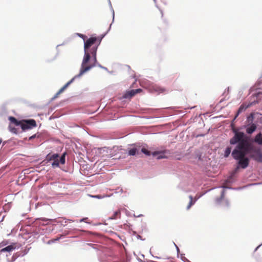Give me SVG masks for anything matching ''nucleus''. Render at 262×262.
<instances>
[{"label":"nucleus","mask_w":262,"mask_h":262,"mask_svg":"<svg viewBox=\"0 0 262 262\" xmlns=\"http://www.w3.org/2000/svg\"><path fill=\"white\" fill-rule=\"evenodd\" d=\"M101 40V39L96 37H92L84 42V56L79 74L74 77L62 87L56 94L54 98H57L59 95L62 93L73 82L76 77H80L95 66V63L97 62V50Z\"/></svg>","instance_id":"1"},{"label":"nucleus","mask_w":262,"mask_h":262,"mask_svg":"<svg viewBox=\"0 0 262 262\" xmlns=\"http://www.w3.org/2000/svg\"><path fill=\"white\" fill-rule=\"evenodd\" d=\"M234 136L230 139V143L232 145L237 144L233 150L232 156L234 159L238 161L239 167L245 169L249 164V160L245 156L252 149V146L247 137L243 132L233 129Z\"/></svg>","instance_id":"2"},{"label":"nucleus","mask_w":262,"mask_h":262,"mask_svg":"<svg viewBox=\"0 0 262 262\" xmlns=\"http://www.w3.org/2000/svg\"><path fill=\"white\" fill-rule=\"evenodd\" d=\"M36 126V123L34 119L23 120L21 128L23 130L32 129Z\"/></svg>","instance_id":"3"},{"label":"nucleus","mask_w":262,"mask_h":262,"mask_svg":"<svg viewBox=\"0 0 262 262\" xmlns=\"http://www.w3.org/2000/svg\"><path fill=\"white\" fill-rule=\"evenodd\" d=\"M252 157L256 161L262 163V152L260 150H255Z\"/></svg>","instance_id":"4"},{"label":"nucleus","mask_w":262,"mask_h":262,"mask_svg":"<svg viewBox=\"0 0 262 262\" xmlns=\"http://www.w3.org/2000/svg\"><path fill=\"white\" fill-rule=\"evenodd\" d=\"M151 91L152 92H156L158 94L164 93L166 91L165 88L157 85L152 86Z\"/></svg>","instance_id":"5"},{"label":"nucleus","mask_w":262,"mask_h":262,"mask_svg":"<svg viewBox=\"0 0 262 262\" xmlns=\"http://www.w3.org/2000/svg\"><path fill=\"white\" fill-rule=\"evenodd\" d=\"M16 248V244L13 243L11 245L4 248L1 250V252H11Z\"/></svg>","instance_id":"6"},{"label":"nucleus","mask_w":262,"mask_h":262,"mask_svg":"<svg viewBox=\"0 0 262 262\" xmlns=\"http://www.w3.org/2000/svg\"><path fill=\"white\" fill-rule=\"evenodd\" d=\"M59 155L57 154H49L47 156L46 158L48 161H53L54 160H56L57 158H59Z\"/></svg>","instance_id":"7"},{"label":"nucleus","mask_w":262,"mask_h":262,"mask_svg":"<svg viewBox=\"0 0 262 262\" xmlns=\"http://www.w3.org/2000/svg\"><path fill=\"white\" fill-rule=\"evenodd\" d=\"M11 123L14 124L16 126L20 125L21 126V124L22 122V120L18 121L15 117H10L9 118Z\"/></svg>","instance_id":"8"},{"label":"nucleus","mask_w":262,"mask_h":262,"mask_svg":"<svg viewBox=\"0 0 262 262\" xmlns=\"http://www.w3.org/2000/svg\"><path fill=\"white\" fill-rule=\"evenodd\" d=\"M254 141L259 145H262V134H258L255 137Z\"/></svg>","instance_id":"9"},{"label":"nucleus","mask_w":262,"mask_h":262,"mask_svg":"<svg viewBox=\"0 0 262 262\" xmlns=\"http://www.w3.org/2000/svg\"><path fill=\"white\" fill-rule=\"evenodd\" d=\"M256 129V126L254 124H252L250 127L246 129V132L249 134L253 133Z\"/></svg>","instance_id":"10"},{"label":"nucleus","mask_w":262,"mask_h":262,"mask_svg":"<svg viewBox=\"0 0 262 262\" xmlns=\"http://www.w3.org/2000/svg\"><path fill=\"white\" fill-rule=\"evenodd\" d=\"M152 155L154 157L158 156V157H157L158 159H163V158H166V156L164 155V154L161 152L155 151L152 153Z\"/></svg>","instance_id":"11"},{"label":"nucleus","mask_w":262,"mask_h":262,"mask_svg":"<svg viewBox=\"0 0 262 262\" xmlns=\"http://www.w3.org/2000/svg\"><path fill=\"white\" fill-rule=\"evenodd\" d=\"M120 216H121V211H120V210H118L117 211H116L113 215L110 217V219L111 220H115V219H117L118 218H120Z\"/></svg>","instance_id":"12"},{"label":"nucleus","mask_w":262,"mask_h":262,"mask_svg":"<svg viewBox=\"0 0 262 262\" xmlns=\"http://www.w3.org/2000/svg\"><path fill=\"white\" fill-rule=\"evenodd\" d=\"M136 92H135V90H132L126 92L125 94V97L127 98L128 97H132L136 94Z\"/></svg>","instance_id":"13"},{"label":"nucleus","mask_w":262,"mask_h":262,"mask_svg":"<svg viewBox=\"0 0 262 262\" xmlns=\"http://www.w3.org/2000/svg\"><path fill=\"white\" fill-rule=\"evenodd\" d=\"M248 105L245 106L244 104L241 105L238 110L236 117H237L243 111H245L247 108H248Z\"/></svg>","instance_id":"14"},{"label":"nucleus","mask_w":262,"mask_h":262,"mask_svg":"<svg viewBox=\"0 0 262 262\" xmlns=\"http://www.w3.org/2000/svg\"><path fill=\"white\" fill-rule=\"evenodd\" d=\"M231 147H227L226 148L224 152V156L225 157H228L229 156L230 154L231 153Z\"/></svg>","instance_id":"15"},{"label":"nucleus","mask_w":262,"mask_h":262,"mask_svg":"<svg viewBox=\"0 0 262 262\" xmlns=\"http://www.w3.org/2000/svg\"><path fill=\"white\" fill-rule=\"evenodd\" d=\"M53 167H57L59 165V158H57L56 160H53V162L51 164Z\"/></svg>","instance_id":"16"},{"label":"nucleus","mask_w":262,"mask_h":262,"mask_svg":"<svg viewBox=\"0 0 262 262\" xmlns=\"http://www.w3.org/2000/svg\"><path fill=\"white\" fill-rule=\"evenodd\" d=\"M137 149L135 148H132L128 151V155L130 156H134L136 154Z\"/></svg>","instance_id":"17"},{"label":"nucleus","mask_w":262,"mask_h":262,"mask_svg":"<svg viewBox=\"0 0 262 262\" xmlns=\"http://www.w3.org/2000/svg\"><path fill=\"white\" fill-rule=\"evenodd\" d=\"M66 153L64 152L63 154V155L61 156V157L59 159V163H60L62 164H64L65 163L66 160H65V156Z\"/></svg>","instance_id":"18"},{"label":"nucleus","mask_w":262,"mask_h":262,"mask_svg":"<svg viewBox=\"0 0 262 262\" xmlns=\"http://www.w3.org/2000/svg\"><path fill=\"white\" fill-rule=\"evenodd\" d=\"M141 151L146 155L149 156L150 155V152L145 148H142L141 149Z\"/></svg>","instance_id":"19"},{"label":"nucleus","mask_w":262,"mask_h":262,"mask_svg":"<svg viewBox=\"0 0 262 262\" xmlns=\"http://www.w3.org/2000/svg\"><path fill=\"white\" fill-rule=\"evenodd\" d=\"M10 131L12 132V133H13L15 134H17V129L15 127H11V126H10Z\"/></svg>","instance_id":"20"},{"label":"nucleus","mask_w":262,"mask_h":262,"mask_svg":"<svg viewBox=\"0 0 262 262\" xmlns=\"http://www.w3.org/2000/svg\"><path fill=\"white\" fill-rule=\"evenodd\" d=\"M189 199H190V202H189V203L190 205H191V206H192L195 203V201H193V197L191 195L189 196Z\"/></svg>","instance_id":"21"},{"label":"nucleus","mask_w":262,"mask_h":262,"mask_svg":"<svg viewBox=\"0 0 262 262\" xmlns=\"http://www.w3.org/2000/svg\"><path fill=\"white\" fill-rule=\"evenodd\" d=\"M157 15L159 16L160 17L162 18L163 17V13L161 11H159L157 12Z\"/></svg>","instance_id":"22"},{"label":"nucleus","mask_w":262,"mask_h":262,"mask_svg":"<svg viewBox=\"0 0 262 262\" xmlns=\"http://www.w3.org/2000/svg\"><path fill=\"white\" fill-rule=\"evenodd\" d=\"M7 242H2L1 244H0V247H2L4 246H5L6 245H7Z\"/></svg>","instance_id":"23"},{"label":"nucleus","mask_w":262,"mask_h":262,"mask_svg":"<svg viewBox=\"0 0 262 262\" xmlns=\"http://www.w3.org/2000/svg\"><path fill=\"white\" fill-rule=\"evenodd\" d=\"M36 134L32 135V136L29 137V140H31L33 139H34L36 137Z\"/></svg>","instance_id":"24"},{"label":"nucleus","mask_w":262,"mask_h":262,"mask_svg":"<svg viewBox=\"0 0 262 262\" xmlns=\"http://www.w3.org/2000/svg\"><path fill=\"white\" fill-rule=\"evenodd\" d=\"M135 92H136V94L137 93H139L140 92H141L142 91V90L141 89H136V90H135Z\"/></svg>","instance_id":"25"},{"label":"nucleus","mask_w":262,"mask_h":262,"mask_svg":"<svg viewBox=\"0 0 262 262\" xmlns=\"http://www.w3.org/2000/svg\"><path fill=\"white\" fill-rule=\"evenodd\" d=\"M94 198H98V199H101L102 198L101 196L100 195H97L95 196H94Z\"/></svg>","instance_id":"26"},{"label":"nucleus","mask_w":262,"mask_h":262,"mask_svg":"<svg viewBox=\"0 0 262 262\" xmlns=\"http://www.w3.org/2000/svg\"><path fill=\"white\" fill-rule=\"evenodd\" d=\"M79 36L81 37V38H82L83 39H84L85 38V36L83 34H79Z\"/></svg>","instance_id":"27"},{"label":"nucleus","mask_w":262,"mask_h":262,"mask_svg":"<svg viewBox=\"0 0 262 262\" xmlns=\"http://www.w3.org/2000/svg\"><path fill=\"white\" fill-rule=\"evenodd\" d=\"M191 205H190L189 203V204L188 205L187 207V209H189L190 208V207H191Z\"/></svg>","instance_id":"28"},{"label":"nucleus","mask_w":262,"mask_h":262,"mask_svg":"<svg viewBox=\"0 0 262 262\" xmlns=\"http://www.w3.org/2000/svg\"><path fill=\"white\" fill-rule=\"evenodd\" d=\"M85 220H86V219H83L81 220V221H85Z\"/></svg>","instance_id":"29"}]
</instances>
